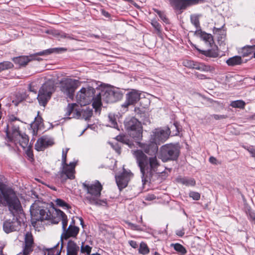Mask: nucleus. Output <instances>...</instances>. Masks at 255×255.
<instances>
[{"mask_svg":"<svg viewBox=\"0 0 255 255\" xmlns=\"http://www.w3.org/2000/svg\"><path fill=\"white\" fill-rule=\"evenodd\" d=\"M82 186L86 192L85 199L91 204L106 205V201L99 200L101 194L103 186L98 180H95L91 183L86 181L83 183Z\"/></svg>","mask_w":255,"mask_h":255,"instance_id":"obj_6","label":"nucleus"},{"mask_svg":"<svg viewBox=\"0 0 255 255\" xmlns=\"http://www.w3.org/2000/svg\"><path fill=\"white\" fill-rule=\"evenodd\" d=\"M53 144V141L46 137L39 138L35 144V148L37 151H42L49 145Z\"/></svg>","mask_w":255,"mask_h":255,"instance_id":"obj_22","label":"nucleus"},{"mask_svg":"<svg viewBox=\"0 0 255 255\" xmlns=\"http://www.w3.org/2000/svg\"><path fill=\"white\" fill-rule=\"evenodd\" d=\"M209 161L212 164H217V162H216L217 159L216 158H215L214 157H210L209 158Z\"/></svg>","mask_w":255,"mask_h":255,"instance_id":"obj_52","label":"nucleus"},{"mask_svg":"<svg viewBox=\"0 0 255 255\" xmlns=\"http://www.w3.org/2000/svg\"><path fill=\"white\" fill-rule=\"evenodd\" d=\"M248 151L250 153L252 156L255 158V149L253 147H249L247 149Z\"/></svg>","mask_w":255,"mask_h":255,"instance_id":"obj_48","label":"nucleus"},{"mask_svg":"<svg viewBox=\"0 0 255 255\" xmlns=\"http://www.w3.org/2000/svg\"><path fill=\"white\" fill-rule=\"evenodd\" d=\"M185 232L184 229H179L176 231V235L179 237H181L183 236Z\"/></svg>","mask_w":255,"mask_h":255,"instance_id":"obj_47","label":"nucleus"},{"mask_svg":"<svg viewBox=\"0 0 255 255\" xmlns=\"http://www.w3.org/2000/svg\"><path fill=\"white\" fill-rule=\"evenodd\" d=\"M141 93L136 90H132L126 94V101L122 105V107L128 108L129 105H135L140 98Z\"/></svg>","mask_w":255,"mask_h":255,"instance_id":"obj_18","label":"nucleus"},{"mask_svg":"<svg viewBox=\"0 0 255 255\" xmlns=\"http://www.w3.org/2000/svg\"><path fill=\"white\" fill-rule=\"evenodd\" d=\"M129 225H131V228L132 229L137 230H140V231L143 230V229L138 228L137 227V226L136 224H129Z\"/></svg>","mask_w":255,"mask_h":255,"instance_id":"obj_51","label":"nucleus"},{"mask_svg":"<svg viewBox=\"0 0 255 255\" xmlns=\"http://www.w3.org/2000/svg\"><path fill=\"white\" fill-rule=\"evenodd\" d=\"M169 134L168 128L166 129H155L150 134L149 142L139 143V145L147 154H155L158 150V145L164 142L168 138Z\"/></svg>","mask_w":255,"mask_h":255,"instance_id":"obj_3","label":"nucleus"},{"mask_svg":"<svg viewBox=\"0 0 255 255\" xmlns=\"http://www.w3.org/2000/svg\"><path fill=\"white\" fill-rule=\"evenodd\" d=\"M55 91L54 83L48 81L42 85L39 90L37 99L40 105L45 107Z\"/></svg>","mask_w":255,"mask_h":255,"instance_id":"obj_10","label":"nucleus"},{"mask_svg":"<svg viewBox=\"0 0 255 255\" xmlns=\"http://www.w3.org/2000/svg\"><path fill=\"white\" fill-rule=\"evenodd\" d=\"M191 23L197 28L200 27L199 17L196 15H192L190 17Z\"/></svg>","mask_w":255,"mask_h":255,"instance_id":"obj_38","label":"nucleus"},{"mask_svg":"<svg viewBox=\"0 0 255 255\" xmlns=\"http://www.w3.org/2000/svg\"><path fill=\"white\" fill-rule=\"evenodd\" d=\"M76 106V104H75V103L68 104V105L66 109V115L67 116H70L73 112H76V111H77L76 110L75 111V110H74Z\"/></svg>","mask_w":255,"mask_h":255,"instance_id":"obj_37","label":"nucleus"},{"mask_svg":"<svg viewBox=\"0 0 255 255\" xmlns=\"http://www.w3.org/2000/svg\"><path fill=\"white\" fill-rule=\"evenodd\" d=\"M91 255H101L97 253L93 254Z\"/></svg>","mask_w":255,"mask_h":255,"instance_id":"obj_64","label":"nucleus"},{"mask_svg":"<svg viewBox=\"0 0 255 255\" xmlns=\"http://www.w3.org/2000/svg\"><path fill=\"white\" fill-rule=\"evenodd\" d=\"M138 252L142 255H146L149 253V250L147 245L144 243L141 242L140 244L139 248L138 249Z\"/></svg>","mask_w":255,"mask_h":255,"instance_id":"obj_30","label":"nucleus"},{"mask_svg":"<svg viewBox=\"0 0 255 255\" xmlns=\"http://www.w3.org/2000/svg\"><path fill=\"white\" fill-rule=\"evenodd\" d=\"M195 69L204 72H212L214 70V67L203 63H199L198 67H195Z\"/></svg>","mask_w":255,"mask_h":255,"instance_id":"obj_29","label":"nucleus"},{"mask_svg":"<svg viewBox=\"0 0 255 255\" xmlns=\"http://www.w3.org/2000/svg\"><path fill=\"white\" fill-rule=\"evenodd\" d=\"M117 139L118 140H121V139L122 138V136H118L117 137Z\"/></svg>","mask_w":255,"mask_h":255,"instance_id":"obj_63","label":"nucleus"},{"mask_svg":"<svg viewBox=\"0 0 255 255\" xmlns=\"http://www.w3.org/2000/svg\"><path fill=\"white\" fill-rule=\"evenodd\" d=\"M34 244L32 234L30 232H27L25 235L22 250L16 255H29L33 251Z\"/></svg>","mask_w":255,"mask_h":255,"instance_id":"obj_17","label":"nucleus"},{"mask_svg":"<svg viewBox=\"0 0 255 255\" xmlns=\"http://www.w3.org/2000/svg\"><path fill=\"white\" fill-rule=\"evenodd\" d=\"M13 65L9 61H4L0 63V71L5 70L12 68Z\"/></svg>","mask_w":255,"mask_h":255,"instance_id":"obj_33","label":"nucleus"},{"mask_svg":"<svg viewBox=\"0 0 255 255\" xmlns=\"http://www.w3.org/2000/svg\"><path fill=\"white\" fill-rule=\"evenodd\" d=\"M171 246H173L174 250L179 253L181 255H184L187 252L185 248L179 244L177 243L175 244H172Z\"/></svg>","mask_w":255,"mask_h":255,"instance_id":"obj_32","label":"nucleus"},{"mask_svg":"<svg viewBox=\"0 0 255 255\" xmlns=\"http://www.w3.org/2000/svg\"><path fill=\"white\" fill-rule=\"evenodd\" d=\"M29 90L31 92H34L35 93H36V91L34 90V89L32 87L31 85H29Z\"/></svg>","mask_w":255,"mask_h":255,"instance_id":"obj_59","label":"nucleus"},{"mask_svg":"<svg viewBox=\"0 0 255 255\" xmlns=\"http://www.w3.org/2000/svg\"><path fill=\"white\" fill-rule=\"evenodd\" d=\"M0 204L7 205L10 211V216H13L12 210H20V203L16 194L11 188L0 182Z\"/></svg>","mask_w":255,"mask_h":255,"instance_id":"obj_5","label":"nucleus"},{"mask_svg":"<svg viewBox=\"0 0 255 255\" xmlns=\"http://www.w3.org/2000/svg\"><path fill=\"white\" fill-rule=\"evenodd\" d=\"M59 243H58L55 246L51 248H45L43 249L45 254L46 252H47V255H60L61 254V250L63 248V244L62 243L60 249H58Z\"/></svg>","mask_w":255,"mask_h":255,"instance_id":"obj_25","label":"nucleus"},{"mask_svg":"<svg viewBox=\"0 0 255 255\" xmlns=\"http://www.w3.org/2000/svg\"><path fill=\"white\" fill-rule=\"evenodd\" d=\"M154 10L158 14L161 19L164 22H165V23H168L169 20L168 18L166 17L165 14L164 13V12L156 9H154Z\"/></svg>","mask_w":255,"mask_h":255,"instance_id":"obj_40","label":"nucleus"},{"mask_svg":"<svg viewBox=\"0 0 255 255\" xmlns=\"http://www.w3.org/2000/svg\"><path fill=\"white\" fill-rule=\"evenodd\" d=\"M101 94V99L107 103H114L120 100L123 94L119 89H108Z\"/></svg>","mask_w":255,"mask_h":255,"instance_id":"obj_16","label":"nucleus"},{"mask_svg":"<svg viewBox=\"0 0 255 255\" xmlns=\"http://www.w3.org/2000/svg\"><path fill=\"white\" fill-rule=\"evenodd\" d=\"M129 244L132 248H133L134 249H136L138 247L137 244L134 241H129Z\"/></svg>","mask_w":255,"mask_h":255,"instance_id":"obj_49","label":"nucleus"},{"mask_svg":"<svg viewBox=\"0 0 255 255\" xmlns=\"http://www.w3.org/2000/svg\"><path fill=\"white\" fill-rule=\"evenodd\" d=\"M190 63H191L192 65H189V68L193 69H195V67H198L199 64V63L195 62L193 61H192V62H191Z\"/></svg>","mask_w":255,"mask_h":255,"instance_id":"obj_50","label":"nucleus"},{"mask_svg":"<svg viewBox=\"0 0 255 255\" xmlns=\"http://www.w3.org/2000/svg\"><path fill=\"white\" fill-rule=\"evenodd\" d=\"M61 37L67 38H68V39H74L73 37H72L71 36H70V35H69L68 34H66V33L62 34L61 35Z\"/></svg>","mask_w":255,"mask_h":255,"instance_id":"obj_53","label":"nucleus"},{"mask_svg":"<svg viewBox=\"0 0 255 255\" xmlns=\"http://www.w3.org/2000/svg\"><path fill=\"white\" fill-rule=\"evenodd\" d=\"M20 224H3V229L4 231L8 234L9 233L18 231L20 229Z\"/></svg>","mask_w":255,"mask_h":255,"instance_id":"obj_28","label":"nucleus"},{"mask_svg":"<svg viewBox=\"0 0 255 255\" xmlns=\"http://www.w3.org/2000/svg\"><path fill=\"white\" fill-rule=\"evenodd\" d=\"M109 122L110 123V126L119 129L118 124L116 122L115 116L112 114H110L109 115Z\"/></svg>","mask_w":255,"mask_h":255,"instance_id":"obj_34","label":"nucleus"},{"mask_svg":"<svg viewBox=\"0 0 255 255\" xmlns=\"http://www.w3.org/2000/svg\"><path fill=\"white\" fill-rule=\"evenodd\" d=\"M243 63L242 57L239 56H235L229 58L226 61V63L230 66L240 65Z\"/></svg>","mask_w":255,"mask_h":255,"instance_id":"obj_27","label":"nucleus"},{"mask_svg":"<svg viewBox=\"0 0 255 255\" xmlns=\"http://www.w3.org/2000/svg\"><path fill=\"white\" fill-rule=\"evenodd\" d=\"M69 148H66L65 151L63 150L62 155V165L63 166L62 173L66 175L67 178L73 179L75 178V167L76 162H70L69 164L66 163L67 153Z\"/></svg>","mask_w":255,"mask_h":255,"instance_id":"obj_14","label":"nucleus"},{"mask_svg":"<svg viewBox=\"0 0 255 255\" xmlns=\"http://www.w3.org/2000/svg\"><path fill=\"white\" fill-rule=\"evenodd\" d=\"M250 216L251 218H252L253 220L255 222V214L251 213H250Z\"/></svg>","mask_w":255,"mask_h":255,"instance_id":"obj_58","label":"nucleus"},{"mask_svg":"<svg viewBox=\"0 0 255 255\" xmlns=\"http://www.w3.org/2000/svg\"><path fill=\"white\" fill-rule=\"evenodd\" d=\"M212 117L216 120L224 119L227 118V116L225 115H213Z\"/></svg>","mask_w":255,"mask_h":255,"instance_id":"obj_46","label":"nucleus"},{"mask_svg":"<svg viewBox=\"0 0 255 255\" xmlns=\"http://www.w3.org/2000/svg\"><path fill=\"white\" fill-rule=\"evenodd\" d=\"M26 148V149L25 151H26V154H27V156L30 159H33V154L31 148V146H28Z\"/></svg>","mask_w":255,"mask_h":255,"instance_id":"obj_43","label":"nucleus"},{"mask_svg":"<svg viewBox=\"0 0 255 255\" xmlns=\"http://www.w3.org/2000/svg\"><path fill=\"white\" fill-rule=\"evenodd\" d=\"M39 202L35 201L30 207L31 223H36L37 221L42 222L44 220L50 221L51 223H58L60 221L62 223H67V218L65 214L59 209H55V214L59 220L55 218L53 219V214L47 209L42 208L39 205Z\"/></svg>","mask_w":255,"mask_h":255,"instance_id":"obj_2","label":"nucleus"},{"mask_svg":"<svg viewBox=\"0 0 255 255\" xmlns=\"http://www.w3.org/2000/svg\"><path fill=\"white\" fill-rule=\"evenodd\" d=\"M78 81L72 79H65L60 82L61 91L70 99L74 98L75 90L78 87Z\"/></svg>","mask_w":255,"mask_h":255,"instance_id":"obj_13","label":"nucleus"},{"mask_svg":"<svg viewBox=\"0 0 255 255\" xmlns=\"http://www.w3.org/2000/svg\"><path fill=\"white\" fill-rule=\"evenodd\" d=\"M174 126L177 129V131H178V127H177V123H174Z\"/></svg>","mask_w":255,"mask_h":255,"instance_id":"obj_62","label":"nucleus"},{"mask_svg":"<svg viewBox=\"0 0 255 255\" xmlns=\"http://www.w3.org/2000/svg\"><path fill=\"white\" fill-rule=\"evenodd\" d=\"M189 196L194 200H199L200 199V194L195 191H190Z\"/></svg>","mask_w":255,"mask_h":255,"instance_id":"obj_41","label":"nucleus"},{"mask_svg":"<svg viewBox=\"0 0 255 255\" xmlns=\"http://www.w3.org/2000/svg\"><path fill=\"white\" fill-rule=\"evenodd\" d=\"M191 62H192V61H189V60L185 61L184 62V66H185L186 67H189V65H192V64L190 63Z\"/></svg>","mask_w":255,"mask_h":255,"instance_id":"obj_54","label":"nucleus"},{"mask_svg":"<svg viewBox=\"0 0 255 255\" xmlns=\"http://www.w3.org/2000/svg\"><path fill=\"white\" fill-rule=\"evenodd\" d=\"M103 14H104L105 16H106V17H109V16H110L109 13L108 12H106V11H104V12H103Z\"/></svg>","mask_w":255,"mask_h":255,"instance_id":"obj_60","label":"nucleus"},{"mask_svg":"<svg viewBox=\"0 0 255 255\" xmlns=\"http://www.w3.org/2000/svg\"><path fill=\"white\" fill-rule=\"evenodd\" d=\"M40 224H32V226H33V227L34 228V229L35 230H38V231H40V230L38 229V226Z\"/></svg>","mask_w":255,"mask_h":255,"instance_id":"obj_56","label":"nucleus"},{"mask_svg":"<svg viewBox=\"0 0 255 255\" xmlns=\"http://www.w3.org/2000/svg\"><path fill=\"white\" fill-rule=\"evenodd\" d=\"M204 0H169L171 5L176 10H184L187 7L204 2Z\"/></svg>","mask_w":255,"mask_h":255,"instance_id":"obj_15","label":"nucleus"},{"mask_svg":"<svg viewBox=\"0 0 255 255\" xmlns=\"http://www.w3.org/2000/svg\"><path fill=\"white\" fill-rule=\"evenodd\" d=\"M79 251V247L74 241L70 240L67 245L66 255H77Z\"/></svg>","mask_w":255,"mask_h":255,"instance_id":"obj_24","label":"nucleus"},{"mask_svg":"<svg viewBox=\"0 0 255 255\" xmlns=\"http://www.w3.org/2000/svg\"><path fill=\"white\" fill-rule=\"evenodd\" d=\"M67 50L66 48H50L42 51H40L35 53L33 55H31L29 56H21L17 57H14L12 59V61L15 64H17L20 66H25L27 63L33 60H40L41 59L38 58H36V56H44L48 55L52 53L56 52L59 53L62 52H65Z\"/></svg>","mask_w":255,"mask_h":255,"instance_id":"obj_7","label":"nucleus"},{"mask_svg":"<svg viewBox=\"0 0 255 255\" xmlns=\"http://www.w3.org/2000/svg\"><path fill=\"white\" fill-rule=\"evenodd\" d=\"M95 92V89L89 86L82 88L76 95L77 103L81 106H84L93 101V107L97 111L102 105L101 94L99 93L94 97Z\"/></svg>","mask_w":255,"mask_h":255,"instance_id":"obj_4","label":"nucleus"},{"mask_svg":"<svg viewBox=\"0 0 255 255\" xmlns=\"http://www.w3.org/2000/svg\"><path fill=\"white\" fill-rule=\"evenodd\" d=\"M132 177L131 172L126 170L120 175L116 176V183L120 190L127 186L128 181Z\"/></svg>","mask_w":255,"mask_h":255,"instance_id":"obj_19","label":"nucleus"},{"mask_svg":"<svg viewBox=\"0 0 255 255\" xmlns=\"http://www.w3.org/2000/svg\"><path fill=\"white\" fill-rule=\"evenodd\" d=\"M68 224H62V228L63 229V233L61 236V241H63V239H67L69 237H75L78 234L79 229L78 227L70 224L68 228L67 229Z\"/></svg>","mask_w":255,"mask_h":255,"instance_id":"obj_20","label":"nucleus"},{"mask_svg":"<svg viewBox=\"0 0 255 255\" xmlns=\"http://www.w3.org/2000/svg\"><path fill=\"white\" fill-rule=\"evenodd\" d=\"M140 168L143 184L151 181L154 175L157 173L160 163L156 156L148 157L141 150L131 151Z\"/></svg>","mask_w":255,"mask_h":255,"instance_id":"obj_1","label":"nucleus"},{"mask_svg":"<svg viewBox=\"0 0 255 255\" xmlns=\"http://www.w3.org/2000/svg\"><path fill=\"white\" fill-rule=\"evenodd\" d=\"M151 24L155 28V30L156 31V33L157 34H159L161 33V25L157 22V21L156 19H154L151 20Z\"/></svg>","mask_w":255,"mask_h":255,"instance_id":"obj_35","label":"nucleus"},{"mask_svg":"<svg viewBox=\"0 0 255 255\" xmlns=\"http://www.w3.org/2000/svg\"><path fill=\"white\" fill-rule=\"evenodd\" d=\"M125 128L129 135L135 140H140L142 137L141 123L135 118H127L124 122Z\"/></svg>","mask_w":255,"mask_h":255,"instance_id":"obj_8","label":"nucleus"},{"mask_svg":"<svg viewBox=\"0 0 255 255\" xmlns=\"http://www.w3.org/2000/svg\"><path fill=\"white\" fill-rule=\"evenodd\" d=\"M55 203L57 205L60 207H66L67 208H69V205L65 202H64L63 200L61 199H57L55 200Z\"/></svg>","mask_w":255,"mask_h":255,"instance_id":"obj_42","label":"nucleus"},{"mask_svg":"<svg viewBox=\"0 0 255 255\" xmlns=\"http://www.w3.org/2000/svg\"><path fill=\"white\" fill-rule=\"evenodd\" d=\"M245 103L242 100H237L231 102L230 106L233 108L244 109Z\"/></svg>","mask_w":255,"mask_h":255,"instance_id":"obj_31","label":"nucleus"},{"mask_svg":"<svg viewBox=\"0 0 255 255\" xmlns=\"http://www.w3.org/2000/svg\"><path fill=\"white\" fill-rule=\"evenodd\" d=\"M251 48H252L249 47V46H248V45L244 47L242 49V50L241 52L242 54V56L243 57H247V56H250L251 54V49H252Z\"/></svg>","mask_w":255,"mask_h":255,"instance_id":"obj_39","label":"nucleus"},{"mask_svg":"<svg viewBox=\"0 0 255 255\" xmlns=\"http://www.w3.org/2000/svg\"><path fill=\"white\" fill-rule=\"evenodd\" d=\"M201 38L205 42L208 49L206 50H198V51L206 56L214 58L218 57L219 54L212 35L204 32H201Z\"/></svg>","mask_w":255,"mask_h":255,"instance_id":"obj_12","label":"nucleus"},{"mask_svg":"<svg viewBox=\"0 0 255 255\" xmlns=\"http://www.w3.org/2000/svg\"><path fill=\"white\" fill-rule=\"evenodd\" d=\"M177 181L187 186H194L196 184V181L193 178L188 177H178L176 179Z\"/></svg>","mask_w":255,"mask_h":255,"instance_id":"obj_26","label":"nucleus"},{"mask_svg":"<svg viewBox=\"0 0 255 255\" xmlns=\"http://www.w3.org/2000/svg\"><path fill=\"white\" fill-rule=\"evenodd\" d=\"M76 222H80V223H84L83 220L81 217L77 216L73 217L72 219V222L71 223H75Z\"/></svg>","mask_w":255,"mask_h":255,"instance_id":"obj_44","label":"nucleus"},{"mask_svg":"<svg viewBox=\"0 0 255 255\" xmlns=\"http://www.w3.org/2000/svg\"><path fill=\"white\" fill-rule=\"evenodd\" d=\"M198 77L201 79H205L207 78L206 76L203 74H200L198 75Z\"/></svg>","mask_w":255,"mask_h":255,"instance_id":"obj_57","label":"nucleus"},{"mask_svg":"<svg viewBox=\"0 0 255 255\" xmlns=\"http://www.w3.org/2000/svg\"><path fill=\"white\" fill-rule=\"evenodd\" d=\"M23 122L13 115L9 116L8 122L5 129L6 140L9 142L21 133L19 127Z\"/></svg>","mask_w":255,"mask_h":255,"instance_id":"obj_9","label":"nucleus"},{"mask_svg":"<svg viewBox=\"0 0 255 255\" xmlns=\"http://www.w3.org/2000/svg\"><path fill=\"white\" fill-rule=\"evenodd\" d=\"M14 222H15L13 221L10 222V221L6 220L3 223H8V224H10V223H14Z\"/></svg>","mask_w":255,"mask_h":255,"instance_id":"obj_61","label":"nucleus"},{"mask_svg":"<svg viewBox=\"0 0 255 255\" xmlns=\"http://www.w3.org/2000/svg\"><path fill=\"white\" fill-rule=\"evenodd\" d=\"M92 250V247L89 245H85L84 243H82L81 247V252L82 253H86L87 255H90Z\"/></svg>","mask_w":255,"mask_h":255,"instance_id":"obj_36","label":"nucleus"},{"mask_svg":"<svg viewBox=\"0 0 255 255\" xmlns=\"http://www.w3.org/2000/svg\"><path fill=\"white\" fill-rule=\"evenodd\" d=\"M93 115V110L89 108H86L85 109H82L81 112L76 111V116L73 115V118H79L81 117L86 121H88Z\"/></svg>","mask_w":255,"mask_h":255,"instance_id":"obj_23","label":"nucleus"},{"mask_svg":"<svg viewBox=\"0 0 255 255\" xmlns=\"http://www.w3.org/2000/svg\"><path fill=\"white\" fill-rule=\"evenodd\" d=\"M9 142H13L15 145L19 144L23 149L26 148L29 146V139L28 136L23 133L16 136Z\"/></svg>","mask_w":255,"mask_h":255,"instance_id":"obj_21","label":"nucleus"},{"mask_svg":"<svg viewBox=\"0 0 255 255\" xmlns=\"http://www.w3.org/2000/svg\"><path fill=\"white\" fill-rule=\"evenodd\" d=\"M249 47L253 48H251L252 49H251V53L254 54L255 52V45H252V46H249Z\"/></svg>","mask_w":255,"mask_h":255,"instance_id":"obj_55","label":"nucleus"},{"mask_svg":"<svg viewBox=\"0 0 255 255\" xmlns=\"http://www.w3.org/2000/svg\"><path fill=\"white\" fill-rule=\"evenodd\" d=\"M42 119L40 117L37 116L35 118L34 125L38 127V126L41 124Z\"/></svg>","mask_w":255,"mask_h":255,"instance_id":"obj_45","label":"nucleus"},{"mask_svg":"<svg viewBox=\"0 0 255 255\" xmlns=\"http://www.w3.org/2000/svg\"><path fill=\"white\" fill-rule=\"evenodd\" d=\"M179 154L178 148L172 144H166L162 146L160 149L159 157L163 162L175 160Z\"/></svg>","mask_w":255,"mask_h":255,"instance_id":"obj_11","label":"nucleus"}]
</instances>
